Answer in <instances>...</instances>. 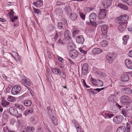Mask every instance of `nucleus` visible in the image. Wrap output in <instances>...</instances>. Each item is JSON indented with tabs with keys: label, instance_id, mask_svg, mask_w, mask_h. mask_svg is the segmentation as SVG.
Instances as JSON below:
<instances>
[{
	"label": "nucleus",
	"instance_id": "nucleus-1",
	"mask_svg": "<svg viewBox=\"0 0 132 132\" xmlns=\"http://www.w3.org/2000/svg\"><path fill=\"white\" fill-rule=\"evenodd\" d=\"M129 19V16L126 14H123L117 17L116 19L118 23L125 22L126 24H127V21Z\"/></svg>",
	"mask_w": 132,
	"mask_h": 132
},
{
	"label": "nucleus",
	"instance_id": "nucleus-2",
	"mask_svg": "<svg viewBox=\"0 0 132 132\" xmlns=\"http://www.w3.org/2000/svg\"><path fill=\"white\" fill-rule=\"evenodd\" d=\"M131 102V100L127 96L124 95L121 97L120 102L124 105H127Z\"/></svg>",
	"mask_w": 132,
	"mask_h": 132
},
{
	"label": "nucleus",
	"instance_id": "nucleus-3",
	"mask_svg": "<svg viewBox=\"0 0 132 132\" xmlns=\"http://www.w3.org/2000/svg\"><path fill=\"white\" fill-rule=\"evenodd\" d=\"M21 86L19 85L13 86L12 89L11 93L13 95L19 94L21 92Z\"/></svg>",
	"mask_w": 132,
	"mask_h": 132
},
{
	"label": "nucleus",
	"instance_id": "nucleus-4",
	"mask_svg": "<svg viewBox=\"0 0 132 132\" xmlns=\"http://www.w3.org/2000/svg\"><path fill=\"white\" fill-rule=\"evenodd\" d=\"M123 119V117L122 115H118L115 116L113 119L114 122L117 123H120L122 121Z\"/></svg>",
	"mask_w": 132,
	"mask_h": 132
},
{
	"label": "nucleus",
	"instance_id": "nucleus-5",
	"mask_svg": "<svg viewBox=\"0 0 132 132\" xmlns=\"http://www.w3.org/2000/svg\"><path fill=\"white\" fill-rule=\"evenodd\" d=\"M71 34L70 31L68 30H65L64 33V36L65 38L68 41V43H72V40L71 37Z\"/></svg>",
	"mask_w": 132,
	"mask_h": 132
},
{
	"label": "nucleus",
	"instance_id": "nucleus-6",
	"mask_svg": "<svg viewBox=\"0 0 132 132\" xmlns=\"http://www.w3.org/2000/svg\"><path fill=\"white\" fill-rule=\"evenodd\" d=\"M13 10L10 9L8 11H9V15L10 18L11 19L10 21H11L14 22L15 21V20L18 19V16H14V12L13 11Z\"/></svg>",
	"mask_w": 132,
	"mask_h": 132
},
{
	"label": "nucleus",
	"instance_id": "nucleus-7",
	"mask_svg": "<svg viewBox=\"0 0 132 132\" xmlns=\"http://www.w3.org/2000/svg\"><path fill=\"white\" fill-rule=\"evenodd\" d=\"M91 82L93 84L95 85H100L101 87H102L103 85V83L102 81L99 79L96 80L91 78Z\"/></svg>",
	"mask_w": 132,
	"mask_h": 132
},
{
	"label": "nucleus",
	"instance_id": "nucleus-8",
	"mask_svg": "<svg viewBox=\"0 0 132 132\" xmlns=\"http://www.w3.org/2000/svg\"><path fill=\"white\" fill-rule=\"evenodd\" d=\"M21 82L22 84L26 87H29L31 86L32 82L28 78H24L21 80Z\"/></svg>",
	"mask_w": 132,
	"mask_h": 132
},
{
	"label": "nucleus",
	"instance_id": "nucleus-9",
	"mask_svg": "<svg viewBox=\"0 0 132 132\" xmlns=\"http://www.w3.org/2000/svg\"><path fill=\"white\" fill-rule=\"evenodd\" d=\"M106 59L108 62L112 63L113 61L114 55L111 53H108L106 56Z\"/></svg>",
	"mask_w": 132,
	"mask_h": 132
},
{
	"label": "nucleus",
	"instance_id": "nucleus-10",
	"mask_svg": "<svg viewBox=\"0 0 132 132\" xmlns=\"http://www.w3.org/2000/svg\"><path fill=\"white\" fill-rule=\"evenodd\" d=\"M118 29L119 31L121 32H122L123 31L125 30L126 27V23L125 22H122L120 23H118Z\"/></svg>",
	"mask_w": 132,
	"mask_h": 132
},
{
	"label": "nucleus",
	"instance_id": "nucleus-11",
	"mask_svg": "<svg viewBox=\"0 0 132 132\" xmlns=\"http://www.w3.org/2000/svg\"><path fill=\"white\" fill-rule=\"evenodd\" d=\"M78 54V52L75 50H71L69 52V55L72 59L76 58Z\"/></svg>",
	"mask_w": 132,
	"mask_h": 132
},
{
	"label": "nucleus",
	"instance_id": "nucleus-12",
	"mask_svg": "<svg viewBox=\"0 0 132 132\" xmlns=\"http://www.w3.org/2000/svg\"><path fill=\"white\" fill-rule=\"evenodd\" d=\"M89 18L90 22L93 25H94L95 21L96 18V14L94 13H92L89 15Z\"/></svg>",
	"mask_w": 132,
	"mask_h": 132
},
{
	"label": "nucleus",
	"instance_id": "nucleus-13",
	"mask_svg": "<svg viewBox=\"0 0 132 132\" xmlns=\"http://www.w3.org/2000/svg\"><path fill=\"white\" fill-rule=\"evenodd\" d=\"M9 112L10 114L14 116H17L18 115V112L15 108L14 107H11L9 108Z\"/></svg>",
	"mask_w": 132,
	"mask_h": 132
},
{
	"label": "nucleus",
	"instance_id": "nucleus-14",
	"mask_svg": "<svg viewBox=\"0 0 132 132\" xmlns=\"http://www.w3.org/2000/svg\"><path fill=\"white\" fill-rule=\"evenodd\" d=\"M106 11L105 9L100 10L98 17L100 19H103L106 16Z\"/></svg>",
	"mask_w": 132,
	"mask_h": 132
},
{
	"label": "nucleus",
	"instance_id": "nucleus-15",
	"mask_svg": "<svg viewBox=\"0 0 132 132\" xmlns=\"http://www.w3.org/2000/svg\"><path fill=\"white\" fill-rule=\"evenodd\" d=\"M108 28V26L106 25H103L102 27V32L103 35L105 36L104 37H106V35Z\"/></svg>",
	"mask_w": 132,
	"mask_h": 132
},
{
	"label": "nucleus",
	"instance_id": "nucleus-16",
	"mask_svg": "<svg viewBox=\"0 0 132 132\" xmlns=\"http://www.w3.org/2000/svg\"><path fill=\"white\" fill-rule=\"evenodd\" d=\"M125 65L126 67L130 69H132V62L129 59H126L125 61Z\"/></svg>",
	"mask_w": 132,
	"mask_h": 132
},
{
	"label": "nucleus",
	"instance_id": "nucleus-17",
	"mask_svg": "<svg viewBox=\"0 0 132 132\" xmlns=\"http://www.w3.org/2000/svg\"><path fill=\"white\" fill-rule=\"evenodd\" d=\"M14 105L16 109H18L21 112L23 111L25 109L24 106L20 104L15 103Z\"/></svg>",
	"mask_w": 132,
	"mask_h": 132
},
{
	"label": "nucleus",
	"instance_id": "nucleus-18",
	"mask_svg": "<svg viewBox=\"0 0 132 132\" xmlns=\"http://www.w3.org/2000/svg\"><path fill=\"white\" fill-rule=\"evenodd\" d=\"M43 1L41 0H37L33 2V4L36 7H40L43 5Z\"/></svg>",
	"mask_w": 132,
	"mask_h": 132
},
{
	"label": "nucleus",
	"instance_id": "nucleus-19",
	"mask_svg": "<svg viewBox=\"0 0 132 132\" xmlns=\"http://www.w3.org/2000/svg\"><path fill=\"white\" fill-rule=\"evenodd\" d=\"M33 112V108H31L25 110L24 112V115L26 116H29L30 114H32Z\"/></svg>",
	"mask_w": 132,
	"mask_h": 132
},
{
	"label": "nucleus",
	"instance_id": "nucleus-20",
	"mask_svg": "<svg viewBox=\"0 0 132 132\" xmlns=\"http://www.w3.org/2000/svg\"><path fill=\"white\" fill-rule=\"evenodd\" d=\"M121 80L123 81H127L130 79V78L129 76L127 75H123L121 77Z\"/></svg>",
	"mask_w": 132,
	"mask_h": 132
},
{
	"label": "nucleus",
	"instance_id": "nucleus-21",
	"mask_svg": "<svg viewBox=\"0 0 132 132\" xmlns=\"http://www.w3.org/2000/svg\"><path fill=\"white\" fill-rule=\"evenodd\" d=\"M47 109L50 117H53L54 113V111L52 110V108L50 106H48L47 108Z\"/></svg>",
	"mask_w": 132,
	"mask_h": 132
},
{
	"label": "nucleus",
	"instance_id": "nucleus-22",
	"mask_svg": "<svg viewBox=\"0 0 132 132\" xmlns=\"http://www.w3.org/2000/svg\"><path fill=\"white\" fill-rule=\"evenodd\" d=\"M22 102L24 105L26 106H30L32 104L31 101L28 99L23 100Z\"/></svg>",
	"mask_w": 132,
	"mask_h": 132
},
{
	"label": "nucleus",
	"instance_id": "nucleus-23",
	"mask_svg": "<svg viewBox=\"0 0 132 132\" xmlns=\"http://www.w3.org/2000/svg\"><path fill=\"white\" fill-rule=\"evenodd\" d=\"M92 51L93 54L95 55L100 54L102 51L99 48H95Z\"/></svg>",
	"mask_w": 132,
	"mask_h": 132
},
{
	"label": "nucleus",
	"instance_id": "nucleus-24",
	"mask_svg": "<svg viewBox=\"0 0 132 132\" xmlns=\"http://www.w3.org/2000/svg\"><path fill=\"white\" fill-rule=\"evenodd\" d=\"M84 39L82 36H80L76 39V42L79 44H82L84 42Z\"/></svg>",
	"mask_w": 132,
	"mask_h": 132
},
{
	"label": "nucleus",
	"instance_id": "nucleus-25",
	"mask_svg": "<svg viewBox=\"0 0 132 132\" xmlns=\"http://www.w3.org/2000/svg\"><path fill=\"white\" fill-rule=\"evenodd\" d=\"M75 126L77 129V132H84L80 125L78 122L75 125Z\"/></svg>",
	"mask_w": 132,
	"mask_h": 132
},
{
	"label": "nucleus",
	"instance_id": "nucleus-26",
	"mask_svg": "<svg viewBox=\"0 0 132 132\" xmlns=\"http://www.w3.org/2000/svg\"><path fill=\"white\" fill-rule=\"evenodd\" d=\"M118 6L120 9H122L124 10H127L128 7L126 5L122 3H119L118 4Z\"/></svg>",
	"mask_w": 132,
	"mask_h": 132
},
{
	"label": "nucleus",
	"instance_id": "nucleus-27",
	"mask_svg": "<svg viewBox=\"0 0 132 132\" xmlns=\"http://www.w3.org/2000/svg\"><path fill=\"white\" fill-rule=\"evenodd\" d=\"M52 73L54 75H60V74H61V72L57 68L53 69H52Z\"/></svg>",
	"mask_w": 132,
	"mask_h": 132
},
{
	"label": "nucleus",
	"instance_id": "nucleus-28",
	"mask_svg": "<svg viewBox=\"0 0 132 132\" xmlns=\"http://www.w3.org/2000/svg\"><path fill=\"white\" fill-rule=\"evenodd\" d=\"M104 113L105 117L108 118H110L114 116L113 114L111 112L109 111H107L106 112H104Z\"/></svg>",
	"mask_w": 132,
	"mask_h": 132
},
{
	"label": "nucleus",
	"instance_id": "nucleus-29",
	"mask_svg": "<svg viewBox=\"0 0 132 132\" xmlns=\"http://www.w3.org/2000/svg\"><path fill=\"white\" fill-rule=\"evenodd\" d=\"M129 38V37L128 35L124 36L123 37L122 39L123 42L122 43V44L124 45L126 44L127 43V41Z\"/></svg>",
	"mask_w": 132,
	"mask_h": 132
},
{
	"label": "nucleus",
	"instance_id": "nucleus-30",
	"mask_svg": "<svg viewBox=\"0 0 132 132\" xmlns=\"http://www.w3.org/2000/svg\"><path fill=\"white\" fill-rule=\"evenodd\" d=\"M123 90L125 93L128 95H130L132 93V90L131 88H124Z\"/></svg>",
	"mask_w": 132,
	"mask_h": 132
},
{
	"label": "nucleus",
	"instance_id": "nucleus-31",
	"mask_svg": "<svg viewBox=\"0 0 132 132\" xmlns=\"http://www.w3.org/2000/svg\"><path fill=\"white\" fill-rule=\"evenodd\" d=\"M126 130V128L123 126H120L117 129L116 132H125Z\"/></svg>",
	"mask_w": 132,
	"mask_h": 132
},
{
	"label": "nucleus",
	"instance_id": "nucleus-32",
	"mask_svg": "<svg viewBox=\"0 0 132 132\" xmlns=\"http://www.w3.org/2000/svg\"><path fill=\"white\" fill-rule=\"evenodd\" d=\"M112 126L111 124L110 123L109 126H107L105 129L104 132H111L112 130Z\"/></svg>",
	"mask_w": 132,
	"mask_h": 132
},
{
	"label": "nucleus",
	"instance_id": "nucleus-33",
	"mask_svg": "<svg viewBox=\"0 0 132 132\" xmlns=\"http://www.w3.org/2000/svg\"><path fill=\"white\" fill-rule=\"evenodd\" d=\"M122 114L126 117L128 116V110L125 108L123 109L121 112Z\"/></svg>",
	"mask_w": 132,
	"mask_h": 132
},
{
	"label": "nucleus",
	"instance_id": "nucleus-34",
	"mask_svg": "<svg viewBox=\"0 0 132 132\" xmlns=\"http://www.w3.org/2000/svg\"><path fill=\"white\" fill-rule=\"evenodd\" d=\"M1 104L3 107H5L8 106L10 104V103L4 99L2 100Z\"/></svg>",
	"mask_w": 132,
	"mask_h": 132
},
{
	"label": "nucleus",
	"instance_id": "nucleus-35",
	"mask_svg": "<svg viewBox=\"0 0 132 132\" xmlns=\"http://www.w3.org/2000/svg\"><path fill=\"white\" fill-rule=\"evenodd\" d=\"M122 2L127 4L129 6L132 5V0H121Z\"/></svg>",
	"mask_w": 132,
	"mask_h": 132
},
{
	"label": "nucleus",
	"instance_id": "nucleus-36",
	"mask_svg": "<svg viewBox=\"0 0 132 132\" xmlns=\"http://www.w3.org/2000/svg\"><path fill=\"white\" fill-rule=\"evenodd\" d=\"M94 10L95 8L92 7H87L84 9V11L85 12H89L91 11Z\"/></svg>",
	"mask_w": 132,
	"mask_h": 132
},
{
	"label": "nucleus",
	"instance_id": "nucleus-37",
	"mask_svg": "<svg viewBox=\"0 0 132 132\" xmlns=\"http://www.w3.org/2000/svg\"><path fill=\"white\" fill-rule=\"evenodd\" d=\"M60 32H57L56 31V32L54 34V39L55 41H56L58 38L60 36Z\"/></svg>",
	"mask_w": 132,
	"mask_h": 132
},
{
	"label": "nucleus",
	"instance_id": "nucleus-38",
	"mask_svg": "<svg viewBox=\"0 0 132 132\" xmlns=\"http://www.w3.org/2000/svg\"><path fill=\"white\" fill-rule=\"evenodd\" d=\"M16 100V98L12 96H10L8 97L7 98V100L8 101L11 102H13L15 101Z\"/></svg>",
	"mask_w": 132,
	"mask_h": 132
},
{
	"label": "nucleus",
	"instance_id": "nucleus-39",
	"mask_svg": "<svg viewBox=\"0 0 132 132\" xmlns=\"http://www.w3.org/2000/svg\"><path fill=\"white\" fill-rule=\"evenodd\" d=\"M115 96L113 95H111L108 98V100L109 102H113L115 101Z\"/></svg>",
	"mask_w": 132,
	"mask_h": 132
},
{
	"label": "nucleus",
	"instance_id": "nucleus-40",
	"mask_svg": "<svg viewBox=\"0 0 132 132\" xmlns=\"http://www.w3.org/2000/svg\"><path fill=\"white\" fill-rule=\"evenodd\" d=\"M50 118L52 119V121L54 125H56L57 124V119L55 118L54 116H53V117H50Z\"/></svg>",
	"mask_w": 132,
	"mask_h": 132
},
{
	"label": "nucleus",
	"instance_id": "nucleus-41",
	"mask_svg": "<svg viewBox=\"0 0 132 132\" xmlns=\"http://www.w3.org/2000/svg\"><path fill=\"white\" fill-rule=\"evenodd\" d=\"M108 45V42L106 40H103L101 43V45L103 47L106 46Z\"/></svg>",
	"mask_w": 132,
	"mask_h": 132
},
{
	"label": "nucleus",
	"instance_id": "nucleus-42",
	"mask_svg": "<svg viewBox=\"0 0 132 132\" xmlns=\"http://www.w3.org/2000/svg\"><path fill=\"white\" fill-rule=\"evenodd\" d=\"M65 10L67 14H70L71 10L69 6L66 7L65 8Z\"/></svg>",
	"mask_w": 132,
	"mask_h": 132
},
{
	"label": "nucleus",
	"instance_id": "nucleus-43",
	"mask_svg": "<svg viewBox=\"0 0 132 132\" xmlns=\"http://www.w3.org/2000/svg\"><path fill=\"white\" fill-rule=\"evenodd\" d=\"M61 72V74H60L61 76L63 79L65 80L66 78V73L64 71H62Z\"/></svg>",
	"mask_w": 132,
	"mask_h": 132
},
{
	"label": "nucleus",
	"instance_id": "nucleus-44",
	"mask_svg": "<svg viewBox=\"0 0 132 132\" xmlns=\"http://www.w3.org/2000/svg\"><path fill=\"white\" fill-rule=\"evenodd\" d=\"M96 73L98 74L99 76H101L102 77H104L106 76V73L104 72H102L98 71Z\"/></svg>",
	"mask_w": 132,
	"mask_h": 132
},
{
	"label": "nucleus",
	"instance_id": "nucleus-45",
	"mask_svg": "<svg viewBox=\"0 0 132 132\" xmlns=\"http://www.w3.org/2000/svg\"><path fill=\"white\" fill-rule=\"evenodd\" d=\"M70 18L72 20H75L77 19V16L76 14H72L70 13Z\"/></svg>",
	"mask_w": 132,
	"mask_h": 132
},
{
	"label": "nucleus",
	"instance_id": "nucleus-46",
	"mask_svg": "<svg viewBox=\"0 0 132 132\" xmlns=\"http://www.w3.org/2000/svg\"><path fill=\"white\" fill-rule=\"evenodd\" d=\"M33 8L34 12L36 14H37L38 15L40 14V11L39 9H36L34 7H33Z\"/></svg>",
	"mask_w": 132,
	"mask_h": 132
},
{
	"label": "nucleus",
	"instance_id": "nucleus-47",
	"mask_svg": "<svg viewBox=\"0 0 132 132\" xmlns=\"http://www.w3.org/2000/svg\"><path fill=\"white\" fill-rule=\"evenodd\" d=\"M57 27L59 29L61 30L63 28V23L61 22H58L57 24Z\"/></svg>",
	"mask_w": 132,
	"mask_h": 132
},
{
	"label": "nucleus",
	"instance_id": "nucleus-48",
	"mask_svg": "<svg viewBox=\"0 0 132 132\" xmlns=\"http://www.w3.org/2000/svg\"><path fill=\"white\" fill-rule=\"evenodd\" d=\"M103 22L101 20H99L98 21H96V22H95L94 23V25L96 27V26L97 25L99 24H101Z\"/></svg>",
	"mask_w": 132,
	"mask_h": 132
},
{
	"label": "nucleus",
	"instance_id": "nucleus-49",
	"mask_svg": "<svg viewBox=\"0 0 132 132\" xmlns=\"http://www.w3.org/2000/svg\"><path fill=\"white\" fill-rule=\"evenodd\" d=\"M79 31L77 30H75L72 33V35L73 37L75 36L77 34H78Z\"/></svg>",
	"mask_w": 132,
	"mask_h": 132
},
{
	"label": "nucleus",
	"instance_id": "nucleus-50",
	"mask_svg": "<svg viewBox=\"0 0 132 132\" xmlns=\"http://www.w3.org/2000/svg\"><path fill=\"white\" fill-rule=\"evenodd\" d=\"M82 69H86V70H88V65L87 63H85L83 65Z\"/></svg>",
	"mask_w": 132,
	"mask_h": 132
},
{
	"label": "nucleus",
	"instance_id": "nucleus-51",
	"mask_svg": "<svg viewBox=\"0 0 132 132\" xmlns=\"http://www.w3.org/2000/svg\"><path fill=\"white\" fill-rule=\"evenodd\" d=\"M30 122L32 124H34L35 123V120L34 117H31L30 119Z\"/></svg>",
	"mask_w": 132,
	"mask_h": 132
},
{
	"label": "nucleus",
	"instance_id": "nucleus-52",
	"mask_svg": "<svg viewBox=\"0 0 132 132\" xmlns=\"http://www.w3.org/2000/svg\"><path fill=\"white\" fill-rule=\"evenodd\" d=\"M80 17L82 18V19L84 20H85V15L84 14V13H80Z\"/></svg>",
	"mask_w": 132,
	"mask_h": 132
},
{
	"label": "nucleus",
	"instance_id": "nucleus-53",
	"mask_svg": "<svg viewBox=\"0 0 132 132\" xmlns=\"http://www.w3.org/2000/svg\"><path fill=\"white\" fill-rule=\"evenodd\" d=\"M88 70H86V69H82V73L84 75H86L88 71Z\"/></svg>",
	"mask_w": 132,
	"mask_h": 132
},
{
	"label": "nucleus",
	"instance_id": "nucleus-54",
	"mask_svg": "<svg viewBox=\"0 0 132 132\" xmlns=\"http://www.w3.org/2000/svg\"><path fill=\"white\" fill-rule=\"evenodd\" d=\"M3 118L5 119H7L9 118V115L6 114H4L3 115Z\"/></svg>",
	"mask_w": 132,
	"mask_h": 132
},
{
	"label": "nucleus",
	"instance_id": "nucleus-55",
	"mask_svg": "<svg viewBox=\"0 0 132 132\" xmlns=\"http://www.w3.org/2000/svg\"><path fill=\"white\" fill-rule=\"evenodd\" d=\"M22 132H29V127H25Z\"/></svg>",
	"mask_w": 132,
	"mask_h": 132
},
{
	"label": "nucleus",
	"instance_id": "nucleus-56",
	"mask_svg": "<svg viewBox=\"0 0 132 132\" xmlns=\"http://www.w3.org/2000/svg\"><path fill=\"white\" fill-rule=\"evenodd\" d=\"M131 126L129 123L127 122L126 123V129H130Z\"/></svg>",
	"mask_w": 132,
	"mask_h": 132
},
{
	"label": "nucleus",
	"instance_id": "nucleus-57",
	"mask_svg": "<svg viewBox=\"0 0 132 132\" xmlns=\"http://www.w3.org/2000/svg\"><path fill=\"white\" fill-rule=\"evenodd\" d=\"M57 58L61 62H64V60L60 57L59 56H57Z\"/></svg>",
	"mask_w": 132,
	"mask_h": 132
},
{
	"label": "nucleus",
	"instance_id": "nucleus-58",
	"mask_svg": "<svg viewBox=\"0 0 132 132\" xmlns=\"http://www.w3.org/2000/svg\"><path fill=\"white\" fill-rule=\"evenodd\" d=\"M29 132H33L34 129V127H33L32 126H31V127H29Z\"/></svg>",
	"mask_w": 132,
	"mask_h": 132
},
{
	"label": "nucleus",
	"instance_id": "nucleus-59",
	"mask_svg": "<svg viewBox=\"0 0 132 132\" xmlns=\"http://www.w3.org/2000/svg\"><path fill=\"white\" fill-rule=\"evenodd\" d=\"M72 123L74 125L77 123L78 122L75 119H73L72 121Z\"/></svg>",
	"mask_w": 132,
	"mask_h": 132
},
{
	"label": "nucleus",
	"instance_id": "nucleus-60",
	"mask_svg": "<svg viewBox=\"0 0 132 132\" xmlns=\"http://www.w3.org/2000/svg\"><path fill=\"white\" fill-rule=\"evenodd\" d=\"M80 51L82 53L86 54L87 53V51H86L82 49H80Z\"/></svg>",
	"mask_w": 132,
	"mask_h": 132
},
{
	"label": "nucleus",
	"instance_id": "nucleus-61",
	"mask_svg": "<svg viewBox=\"0 0 132 132\" xmlns=\"http://www.w3.org/2000/svg\"><path fill=\"white\" fill-rule=\"evenodd\" d=\"M68 61L71 64H74V63L70 59H67Z\"/></svg>",
	"mask_w": 132,
	"mask_h": 132
},
{
	"label": "nucleus",
	"instance_id": "nucleus-62",
	"mask_svg": "<svg viewBox=\"0 0 132 132\" xmlns=\"http://www.w3.org/2000/svg\"><path fill=\"white\" fill-rule=\"evenodd\" d=\"M0 21L3 22H5L6 21V20L4 19L1 18H0Z\"/></svg>",
	"mask_w": 132,
	"mask_h": 132
},
{
	"label": "nucleus",
	"instance_id": "nucleus-63",
	"mask_svg": "<svg viewBox=\"0 0 132 132\" xmlns=\"http://www.w3.org/2000/svg\"><path fill=\"white\" fill-rule=\"evenodd\" d=\"M128 55L131 57H132V50L130 51L128 53Z\"/></svg>",
	"mask_w": 132,
	"mask_h": 132
},
{
	"label": "nucleus",
	"instance_id": "nucleus-64",
	"mask_svg": "<svg viewBox=\"0 0 132 132\" xmlns=\"http://www.w3.org/2000/svg\"><path fill=\"white\" fill-rule=\"evenodd\" d=\"M128 30L130 31H132V26H129V27L127 28Z\"/></svg>",
	"mask_w": 132,
	"mask_h": 132
}]
</instances>
